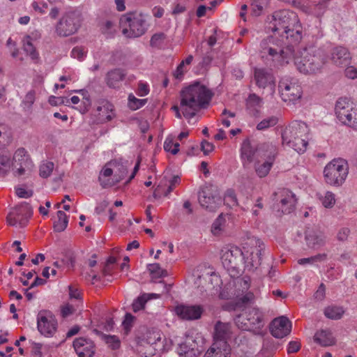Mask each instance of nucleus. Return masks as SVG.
<instances>
[{"instance_id":"1","label":"nucleus","mask_w":357,"mask_h":357,"mask_svg":"<svg viewBox=\"0 0 357 357\" xmlns=\"http://www.w3.org/2000/svg\"><path fill=\"white\" fill-rule=\"evenodd\" d=\"M280 35L289 40L291 44L282 47L275 43L273 37H268L261 42L260 45L263 57L269 55L273 61L282 66L289 63V60L291 59L294 53V44L298 43L302 38V27L298 19L291 26L283 30Z\"/></svg>"},{"instance_id":"2","label":"nucleus","mask_w":357,"mask_h":357,"mask_svg":"<svg viewBox=\"0 0 357 357\" xmlns=\"http://www.w3.org/2000/svg\"><path fill=\"white\" fill-rule=\"evenodd\" d=\"M213 93L205 86L196 82L181 91L180 107L183 116L191 119L202 108H206Z\"/></svg>"},{"instance_id":"3","label":"nucleus","mask_w":357,"mask_h":357,"mask_svg":"<svg viewBox=\"0 0 357 357\" xmlns=\"http://www.w3.org/2000/svg\"><path fill=\"white\" fill-rule=\"evenodd\" d=\"M309 129L304 122H294L282 132V144L292 148L298 153L305 151L307 146Z\"/></svg>"},{"instance_id":"4","label":"nucleus","mask_w":357,"mask_h":357,"mask_svg":"<svg viewBox=\"0 0 357 357\" xmlns=\"http://www.w3.org/2000/svg\"><path fill=\"white\" fill-rule=\"evenodd\" d=\"M122 33L128 38H138L147 31L145 16L137 12L126 13L120 18Z\"/></svg>"},{"instance_id":"5","label":"nucleus","mask_w":357,"mask_h":357,"mask_svg":"<svg viewBox=\"0 0 357 357\" xmlns=\"http://www.w3.org/2000/svg\"><path fill=\"white\" fill-rule=\"evenodd\" d=\"M83 21L82 13L78 8L63 13L55 26V33L59 37H68L77 33Z\"/></svg>"},{"instance_id":"6","label":"nucleus","mask_w":357,"mask_h":357,"mask_svg":"<svg viewBox=\"0 0 357 357\" xmlns=\"http://www.w3.org/2000/svg\"><path fill=\"white\" fill-rule=\"evenodd\" d=\"M291 58H294L298 70L305 75L319 73L324 64V59L320 55L310 54L306 49L298 52Z\"/></svg>"},{"instance_id":"7","label":"nucleus","mask_w":357,"mask_h":357,"mask_svg":"<svg viewBox=\"0 0 357 357\" xmlns=\"http://www.w3.org/2000/svg\"><path fill=\"white\" fill-rule=\"evenodd\" d=\"M348 174V163L341 158L333 160L326 165L324 169L326 183L335 187H340L344 183Z\"/></svg>"},{"instance_id":"8","label":"nucleus","mask_w":357,"mask_h":357,"mask_svg":"<svg viewBox=\"0 0 357 357\" xmlns=\"http://www.w3.org/2000/svg\"><path fill=\"white\" fill-rule=\"evenodd\" d=\"M245 244L247 248H244L243 252L244 268L249 271H254L261 265L262 252L265 245L263 241L255 236L249 238Z\"/></svg>"},{"instance_id":"9","label":"nucleus","mask_w":357,"mask_h":357,"mask_svg":"<svg viewBox=\"0 0 357 357\" xmlns=\"http://www.w3.org/2000/svg\"><path fill=\"white\" fill-rule=\"evenodd\" d=\"M222 264L231 278L243 272V252L238 247L232 246L222 250Z\"/></svg>"},{"instance_id":"10","label":"nucleus","mask_w":357,"mask_h":357,"mask_svg":"<svg viewBox=\"0 0 357 357\" xmlns=\"http://www.w3.org/2000/svg\"><path fill=\"white\" fill-rule=\"evenodd\" d=\"M298 17L295 13L289 10H280L268 17V29L279 34L285 29L297 22Z\"/></svg>"},{"instance_id":"11","label":"nucleus","mask_w":357,"mask_h":357,"mask_svg":"<svg viewBox=\"0 0 357 357\" xmlns=\"http://www.w3.org/2000/svg\"><path fill=\"white\" fill-rule=\"evenodd\" d=\"M199 203L206 210L215 211L222 204V199L212 185L203 187L199 192Z\"/></svg>"},{"instance_id":"12","label":"nucleus","mask_w":357,"mask_h":357,"mask_svg":"<svg viewBox=\"0 0 357 357\" xmlns=\"http://www.w3.org/2000/svg\"><path fill=\"white\" fill-rule=\"evenodd\" d=\"M278 87L280 96L284 102H294L302 96V88L296 79L282 78Z\"/></svg>"},{"instance_id":"13","label":"nucleus","mask_w":357,"mask_h":357,"mask_svg":"<svg viewBox=\"0 0 357 357\" xmlns=\"http://www.w3.org/2000/svg\"><path fill=\"white\" fill-rule=\"evenodd\" d=\"M33 211L27 204H23L13 208L6 217V221L10 226L25 227L31 217Z\"/></svg>"},{"instance_id":"14","label":"nucleus","mask_w":357,"mask_h":357,"mask_svg":"<svg viewBox=\"0 0 357 357\" xmlns=\"http://www.w3.org/2000/svg\"><path fill=\"white\" fill-rule=\"evenodd\" d=\"M357 109L355 105L347 98H340L335 104V112L337 118L344 125L348 123L351 116L355 115Z\"/></svg>"},{"instance_id":"15","label":"nucleus","mask_w":357,"mask_h":357,"mask_svg":"<svg viewBox=\"0 0 357 357\" xmlns=\"http://www.w3.org/2000/svg\"><path fill=\"white\" fill-rule=\"evenodd\" d=\"M24 148L18 149L13 158L11 165L13 169L15 170V175L17 176L25 174L26 171L30 170L31 167V161Z\"/></svg>"},{"instance_id":"16","label":"nucleus","mask_w":357,"mask_h":357,"mask_svg":"<svg viewBox=\"0 0 357 357\" xmlns=\"http://www.w3.org/2000/svg\"><path fill=\"white\" fill-rule=\"evenodd\" d=\"M58 326V322L53 314H44L37 318V327L41 335L52 337Z\"/></svg>"},{"instance_id":"17","label":"nucleus","mask_w":357,"mask_h":357,"mask_svg":"<svg viewBox=\"0 0 357 357\" xmlns=\"http://www.w3.org/2000/svg\"><path fill=\"white\" fill-rule=\"evenodd\" d=\"M275 196H278V210L281 211L283 214L291 213L295 208L296 199L295 195L288 189H282L275 192Z\"/></svg>"},{"instance_id":"18","label":"nucleus","mask_w":357,"mask_h":357,"mask_svg":"<svg viewBox=\"0 0 357 357\" xmlns=\"http://www.w3.org/2000/svg\"><path fill=\"white\" fill-rule=\"evenodd\" d=\"M270 332L276 338H283L291 331V322L284 316L274 319L270 324Z\"/></svg>"},{"instance_id":"19","label":"nucleus","mask_w":357,"mask_h":357,"mask_svg":"<svg viewBox=\"0 0 357 357\" xmlns=\"http://www.w3.org/2000/svg\"><path fill=\"white\" fill-rule=\"evenodd\" d=\"M165 341L167 342L165 338L162 340V333L160 331L158 328H153L147 329L143 335L142 343L155 346V349H157L158 352H163L167 349L166 347L167 344H164Z\"/></svg>"},{"instance_id":"20","label":"nucleus","mask_w":357,"mask_h":357,"mask_svg":"<svg viewBox=\"0 0 357 357\" xmlns=\"http://www.w3.org/2000/svg\"><path fill=\"white\" fill-rule=\"evenodd\" d=\"M258 153L257 144L249 139H245L243 142L241 148V158L243 167H246L255 160H258Z\"/></svg>"},{"instance_id":"21","label":"nucleus","mask_w":357,"mask_h":357,"mask_svg":"<svg viewBox=\"0 0 357 357\" xmlns=\"http://www.w3.org/2000/svg\"><path fill=\"white\" fill-rule=\"evenodd\" d=\"M74 349L79 357H92L95 353L93 342L86 338H77L73 342Z\"/></svg>"},{"instance_id":"22","label":"nucleus","mask_w":357,"mask_h":357,"mask_svg":"<svg viewBox=\"0 0 357 357\" xmlns=\"http://www.w3.org/2000/svg\"><path fill=\"white\" fill-rule=\"evenodd\" d=\"M305 238L307 245L312 248L322 247L326 242L325 234L317 228H307L305 231Z\"/></svg>"},{"instance_id":"23","label":"nucleus","mask_w":357,"mask_h":357,"mask_svg":"<svg viewBox=\"0 0 357 357\" xmlns=\"http://www.w3.org/2000/svg\"><path fill=\"white\" fill-rule=\"evenodd\" d=\"M163 284V291L160 294H143L140 296H139L137 299H135L132 303V310L135 312H137L139 310H142L145 309V305L148 304L151 300L153 298H159L161 295L164 292H168L169 289V287H167V284Z\"/></svg>"},{"instance_id":"24","label":"nucleus","mask_w":357,"mask_h":357,"mask_svg":"<svg viewBox=\"0 0 357 357\" xmlns=\"http://www.w3.org/2000/svg\"><path fill=\"white\" fill-rule=\"evenodd\" d=\"M331 60L337 66L346 67L351 63V55L345 47H337L333 50Z\"/></svg>"},{"instance_id":"25","label":"nucleus","mask_w":357,"mask_h":357,"mask_svg":"<svg viewBox=\"0 0 357 357\" xmlns=\"http://www.w3.org/2000/svg\"><path fill=\"white\" fill-rule=\"evenodd\" d=\"M231 333L229 324L218 321L215 326L214 342L229 344L227 340L230 338Z\"/></svg>"},{"instance_id":"26","label":"nucleus","mask_w":357,"mask_h":357,"mask_svg":"<svg viewBox=\"0 0 357 357\" xmlns=\"http://www.w3.org/2000/svg\"><path fill=\"white\" fill-rule=\"evenodd\" d=\"M231 347L225 343L213 342L206 351L204 357H230Z\"/></svg>"},{"instance_id":"27","label":"nucleus","mask_w":357,"mask_h":357,"mask_svg":"<svg viewBox=\"0 0 357 357\" xmlns=\"http://www.w3.org/2000/svg\"><path fill=\"white\" fill-rule=\"evenodd\" d=\"M255 79L257 85L259 88H266L269 85L274 84V77L268 70L259 68L255 70Z\"/></svg>"},{"instance_id":"28","label":"nucleus","mask_w":357,"mask_h":357,"mask_svg":"<svg viewBox=\"0 0 357 357\" xmlns=\"http://www.w3.org/2000/svg\"><path fill=\"white\" fill-rule=\"evenodd\" d=\"M179 354L183 357H196L199 354L197 344L192 337L187 338L180 344Z\"/></svg>"},{"instance_id":"29","label":"nucleus","mask_w":357,"mask_h":357,"mask_svg":"<svg viewBox=\"0 0 357 357\" xmlns=\"http://www.w3.org/2000/svg\"><path fill=\"white\" fill-rule=\"evenodd\" d=\"M314 341L321 347H328L335 344V339L328 330H320L315 333Z\"/></svg>"},{"instance_id":"30","label":"nucleus","mask_w":357,"mask_h":357,"mask_svg":"<svg viewBox=\"0 0 357 357\" xmlns=\"http://www.w3.org/2000/svg\"><path fill=\"white\" fill-rule=\"evenodd\" d=\"M257 151L259 159L266 158L269 160H274L276 155V148L270 143L257 144Z\"/></svg>"},{"instance_id":"31","label":"nucleus","mask_w":357,"mask_h":357,"mask_svg":"<svg viewBox=\"0 0 357 357\" xmlns=\"http://www.w3.org/2000/svg\"><path fill=\"white\" fill-rule=\"evenodd\" d=\"M233 284L235 287L234 294L238 297L243 295L250 288V277L245 276L243 278H239L238 275L234 278Z\"/></svg>"},{"instance_id":"32","label":"nucleus","mask_w":357,"mask_h":357,"mask_svg":"<svg viewBox=\"0 0 357 357\" xmlns=\"http://www.w3.org/2000/svg\"><path fill=\"white\" fill-rule=\"evenodd\" d=\"M126 76L124 70L120 68L114 69L107 73L106 76V82L109 87L116 88L119 82L122 81Z\"/></svg>"},{"instance_id":"33","label":"nucleus","mask_w":357,"mask_h":357,"mask_svg":"<svg viewBox=\"0 0 357 357\" xmlns=\"http://www.w3.org/2000/svg\"><path fill=\"white\" fill-rule=\"evenodd\" d=\"M113 110L114 106L109 101L106 100H101L98 102V105L97 107L98 115L102 118L105 117L107 121H109L113 119Z\"/></svg>"},{"instance_id":"34","label":"nucleus","mask_w":357,"mask_h":357,"mask_svg":"<svg viewBox=\"0 0 357 357\" xmlns=\"http://www.w3.org/2000/svg\"><path fill=\"white\" fill-rule=\"evenodd\" d=\"M249 317V322H250L251 326L249 327L248 331H252L255 334L263 335L264 333L261 329L265 325V320L262 314L250 315Z\"/></svg>"},{"instance_id":"35","label":"nucleus","mask_w":357,"mask_h":357,"mask_svg":"<svg viewBox=\"0 0 357 357\" xmlns=\"http://www.w3.org/2000/svg\"><path fill=\"white\" fill-rule=\"evenodd\" d=\"M93 332L97 335H99L100 338L108 345L109 348L113 350L118 349L121 346V341L119 338L116 335H110L104 334L100 330L94 328Z\"/></svg>"},{"instance_id":"36","label":"nucleus","mask_w":357,"mask_h":357,"mask_svg":"<svg viewBox=\"0 0 357 357\" xmlns=\"http://www.w3.org/2000/svg\"><path fill=\"white\" fill-rule=\"evenodd\" d=\"M206 310H210L202 305H184L178 304L175 307L174 312H204Z\"/></svg>"},{"instance_id":"37","label":"nucleus","mask_w":357,"mask_h":357,"mask_svg":"<svg viewBox=\"0 0 357 357\" xmlns=\"http://www.w3.org/2000/svg\"><path fill=\"white\" fill-rule=\"evenodd\" d=\"M237 302L236 303L234 310H240L242 307H247L253 304L255 301V295L253 293L249 291L245 292V294L241 295L238 296Z\"/></svg>"},{"instance_id":"38","label":"nucleus","mask_w":357,"mask_h":357,"mask_svg":"<svg viewBox=\"0 0 357 357\" xmlns=\"http://www.w3.org/2000/svg\"><path fill=\"white\" fill-rule=\"evenodd\" d=\"M23 50L29 55L31 60L37 62L38 59V53L31 43V38L26 36L23 40Z\"/></svg>"},{"instance_id":"39","label":"nucleus","mask_w":357,"mask_h":357,"mask_svg":"<svg viewBox=\"0 0 357 357\" xmlns=\"http://www.w3.org/2000/svg\"><path fill=\"white\" fill-rule=\"evenodd\" d=\"M273 160H267L263 163L260 164L259 162H255V169L257 176L260 178H264L268 175L272 166Z\"/></svg>"},{"instance_id":"40","label":"nucleus","mask_w":357,"mask_h":357,"mask_svg":"<svg viewBox=\"0 0 357 357\" xmlns=\"http://www.w3.org/2000/svg\"><path fill=\"white\" fill-rule=\"evenodd\" d=\"M250 315H259V314H237L234 320L238 328L248 331L249 327L251 326L250 322H249V316Z\"/></svg>"},{"instance_id":"41","label":"nucleus","mask_w":357,"mask_h":357,"mask_svg":"<svg viewBox=\"0 0 357 357\" xmlns=\"http://www.w3.org/2000/svg\"><path fill=\"white\" fill-rule=\"evenodd\" d=\"M57 218L58 220L55 221L54 223V229L56 232H61L64 231L68 226V216L63 211H59L57 212Z\"/></svg>"},{"instance_id":"42","label":"nucleus","mask_w":357,"mask_h":357,"mask_svg":"<svg viewBox=\"0 0 357 357\" xmlns=\"http://www.w3.org/2000/svg\"><path fill=\"white\" fill-rule=\"evenodd\" d=\"M137 318L132 314H125L121 323L122 330L124 335H128L135 326Z\"/></svg>"},{"instance_id":"43","label":"nucleus","mask_w":357,"mask_h":357,"mask_svg":"<svg viewBox=\"0 0 357 357\" xmlns=\"http://www.w3.org/2000/svg\"><path fill=\"white\" fill-rule=\"evenodd\" d=\"M167 39V36L162 32L154 33L150 40V45L152 47L161 49Z\"/></svg>"},{"instance_id":"44","label":"nucleus","mask_w":357,"mask_h":357,"mask_svg":"<svg viewBox=\"0 0 357 357\" xmlns=\"http://www.w3.org/2000/svg\"><path fill=\"white\" fill-rule=\"evenodd\" d=\"M148 270L152 278H160L167 275L165 270L161 268L159 264H151L148 265Z\"/></svg>"},{"instance_id":"45","label":"nucleus","mask_w":357,"mask_h":357,"mask_svg":"<svg viewBox=\"0 0 357 357\" xmlns=\"http://www.w3.org/2000/svg\"><path fill=\"white\" fill-rule=\"evenodd\" d=\"M325 208H331L335 203V195L331 192H326L324 196L318 193L317 195Z\"/></svg>"},{"instance_id":"46","label":"nucleus","mask_w":357,"mask_h":357,"mask_svg":"<svg viewBox=\"0 0 357 357\" xmlns=\"http://www.w3.org/2000/svg\"><path fill=\"white\" fill-rule=\"evenodd\" d=\"M11 167L10 159L6 155H0V177L5 176Z\"/></svg>"},{"instance_id":"47","label":"nucleus","mask_w":357,"mask_h":357,"mask_svg":"<svg viewBox=\"0 0 357 357\" xmlns=\"http://www.w3.org/2000/svg\"><path fill=\"white\" fill-rule=\"evenodd\" d=\"M278 119L275 116H270L263 119L260 121L257 126V129L258 130H264L271 127L275 126L278 123Z\"/></svg>"},{"instance_id":"48","label":"nucleus","mask_w":357,"mask_h":357,"mask_svg":"<svg viewBox=\"0 0 357 357\" xmlns=\"http://www.w3.org/2000/svg\"><path fill=\"white\" fill-rule=\"evenodd\" d=\"M269 0H252V7L253 13L258 16L268 4Z\"/></svg>"},{"instance_id":"49","label":"nucleus","mask_w":357,"mask_h":357,"mask_svg":"<svg viewBox=\"0 0 357 357\" xmlns=\"http://www.w3.org/2000/svg\"><path fill=\"white\" fill-rule=\"evenodd\" d=\"M54 167L52 162H46L40 166L39 174L43 178H47L50 176Z\"/></svg>"},{"instance_id":"50","label":"nucleus","mask_w":357,"mask_h":357,"mask_svg":"<svg viewBox=\"0 0 357 357\" xmlns=\"http://www.w3.org/2000/svg\"><path fill=\"white\" fill-rule=\"evenodd\" d=\"M36 99V91L34 90L29 91L25 96L22 105L26 110L29 111Z\"/></svg>"},{"instance_id":"51","label":"nucleus","mask_w":357,"mask_h":357,"mask_svg":"<svg viewBox=\"0 0 357 357\" xmlns=\"http://www.w3.org/2000/svg\"><path fill=\"white\" fill-rule=\"evenodd\" d=\"M146 102V99H138L130 94L128 97V105L132 110H136L144 106Z\"/></svg>"},{"instance_id":"52","label":"nucleus","mask_w":357,"mask_h":357,"mask_svg":"<svg viewBox=\"0 0 357 357\" xmlns=\"http://www.w3.org/2000/svg\"><path fill=\"white\" fill-rule=\"evenodd\" d=\"M225 203L229 206L230 207L237 206L238 202L237 198L235 194V192L232 189H228L226 191L225 198H224Z\"/></svg>"},{"instance_id":"53","label":"nucleus","mask_w":357,"mask_h":357,"mask_svg":"<svg viewBox=\"0 0 357 357\" xmlns=\"http://www.w3.org/2000/svg\"><path fill=\"white\" fill-rule=\"evenodd\" d=\"M208 281L210 282V285L207 287L206 291L207 289H215V290L218 291V289L220 288V285L222 284V281L220 278L215 274V273H211L210 275L208 276Z\"/></svg>"},{"instance_id":"54","label":"nucleus","mask_w":357,"mask_h":357,"mask_svg":"<svg viewBox=\"0 0 357 357\" xmlns=\"http://www.w3.org/2000/svg\"><path fill=\"white\" fill-rule=\"evenodd\" d=\"M116 24L112 21L108 20L102 24L101 30L102 33L111 37L116 32Z\"/></svg>"},{"instance_id":"55","label":"nucleus","mask_w":357,"mask_h":357,"mask_svg":"<svg viewBox=\"0 0 357 357\" xmlns=\"http://www.w3.org/2000/svg\"><path fill=\"white\" fill-rule=\"evenodd\" d=\"M115 164H116L115 166L117 169L115 171L114 176L116 177V181L119 182L126 176V174L128 173V169H127L125 165H123V164H120V163H115Z\"/></svg>"},{"instance_id":"56","label":"nucleus","mask_w":357,"mask_h":357,"mask_svg":"<svg viewBox=\"0 0 357 357\" xmlns=\"http://www.w3.org/2000/svg\"><path fill=\"white\" fill-rule=\"evenodd\" d=\"M225 222V219L222 218V215H219V217L214 221L211 227V231L214 235H218L222 231V226Z\"/></svg>"},{"instance_id":"57","label":"nucleus","mask_w":357,"mask_h":357,"mask_svg":"<svg viewBox=\"0 0 357 357\" xmlns=\"http://www.w3.org/2000/svg\"><path fill=\"white\" fill-rule=\"evenodd\" d=\"M247 104L250 107H261L262 99L255 93L250 94L247 100Z\"/></svg>"},{"instance_id":"58","label":"nucleus","mask_w":357,"mask_h":357,"mask_svg":"<svg viewBox=\"0 0 357 357\" xmlns=\"http://www.w3.org/2000/svg\"><path fill=\"white\" fill-rule=\"evenodd\" d=\"M114 321L112 318H108L103 321H101L98 327L100 329H103L107 332L111 331L114 329Z\"/></svg>"},{"instance_id":"59","label":"nucleus","mask_w":357,"mask_h":357,"mask_svg":"<svg viewBox=\"0 0 357 357\" xmlns=\"http://www.w3.org/2000/svg\"><path fill=\"white\" fill-rule=\"evenodd\" d=\"M181 182V178L178 176H174L169 181V185L166 191L164 192V195H169L175 188V187L178 185Z\"/></svg>"},{"instance_id":"60","label":"nucleus","mask_w":357,"mask_h":357,"mask_svg":"<svg viewBox=\"0 0 357 357\" xmlns=\"http://www.w3.org/2000/svg\"><path fill=\"white\" fill-rule=\"evenodd\" d=\"M301 348V344L298 340L290 341L287 345V354H293L298 352Z\"/></svg>"},{"instance_id":"61","label":"nucleus","mask_w":357,"mask_h":357,"mask_svg":"<svg viewBox=\"0 0 357 357\" xmlns=\"http://www.w3.org/2000/svg\"><path fill=\"white\" fill-rule=\"evenodd\" d=\"M349 234L350 229L349 228L342 227L337 231L336 238L339 241L343 242L347 240Z\"/></svg>"},{"instance_id":"62","label":"nucleus","mask_w":357,"mask_h":357,"mask_svg":"<svg viewBox=\"0 0 357 357\" xmlns=\"http://www.w3.org/2000/svg\"><path fill=\"white\" fill-rule=\"evenodd\" d=\"M91 310L93 312H111V310L105 303H96L92 307Z\"/></svg>"},{"instance_id":"63","label":"nucleus","mask_w":357,"mask_h":357,"mask_svg":"<svg viewBox=\"0 0 357 357\" xmlns=\"http://www.w3.org/2000/svg\"><path fill=\"white\" fill-rule=\"evenodd\" d=\"M71 56L79 60H82L85 56L84 49L81 47H74L71 52Z\"/></svg>"},{"instance_id":"64","label":"nucleus","mask_w":357,"mask_h":357,"mask_svg":"<svg viewBox=\"0 0 357 357\" xmlns=\"http://www.w3.org/2000/svg\"><path fill=\"white\" fill-rule=\"evenodd\" d=\"M325 294L326 287L324 284L321 283L314 294V298L317 301H322L325 298Z\"/></svg>"}]
</instances>
